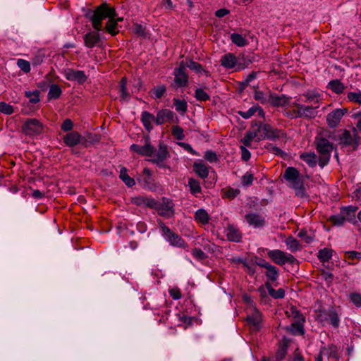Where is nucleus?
<instances>
[{
  "label": "nucleus",
  "mask_w": 361,
  "mask_h": 361,
  "mask_svg": "<svg viewBox=\"0 0 361 361\" xmlns=\"http://www.w3.org/2000/svg\"><path fill=\"white\" fill-rule=\"evenodd\" d=\"M93 27L97 30H102V20L108 18L105 29L111 35L118 33V21L120 18L115 19L116 12L113 8L108 7L104 4L97 7L94 11L88 13Z\"/></svg>",
  "instance_id": "1"
},
{
  "label": "nucleus",
  "mask_w": 361,
  "mask_h": 361,
  "mask_svg": "<svg viewBox=\"0 0 361 361\" xmlns=\"http://www.w3.org/2000/svg\"><path fill=\"white\" fill-rule=\"evenodd\" d=\"M317 151L319 153L318 164L321 168L328 164L333 150L332 144L326 138L317 137L315 138Z\"/></svg>",
  "instance_id": "2"
},
{
  "label": "nucleus",
  "mask_w": 361,
  "mask_h": 361,
  "mask_svg": "<svg viewBox=\"0 0 361 361\" xmlns=\"http://www.w3.org/2000/svg\"><path fill=\"white\" fill-rule=\"evenodd\" d=\"M243 299L247 303V307L245 309L247 313L246 321L253 330L257 331L260 329L262 314L253 305V301L250 297L245 295Z\"/></svg>",
  "instance_id": "3"
},
{
  "label": "nucleus",
  "mask_w": 361,
  "mask_h": 361,
  "mask_svg": "<svg viewBox=\"0 0 361 361\" xmlns=\"http://www.w3.org/2000/svg\"><path fill=\"white\" fill-rule=\"evenodd\" d=\"M243 59V56L237 57L233 53H227L221 56L220 63L226 69L240 71L246 67V65L241 61Z\"/></svg>",
  "instance_id": "4"
},
{
  "label": "nucleus",
  "mask_w": 361,
  "mask_h": 361,
  "mask_svg": "<svg viewBox=\"0 0 361 361\" xmlns=\"http://www.w3.org/2000/svg\"><path fill=\"white\" fill-rule=\"evenodd\" d=\"M283 178L293 187L297 194H300L303 190V183L300 178L299 171L293 167H288L284 172Z\"/></svg>",
  "instance_id": "5"
},
{
  "label": "nucleus",
  "mask_w": 361,
  "mask_h": 361,
  "mask_svg": "<svg viewBox=\"0 0 361 361\" xmlns=\"http://www.w3.org/2000/svg\"><path fill=\"white\" fill-rule=\"evenodd\" d=\"M158 223L161 228L162 235L171 245L179 247H183L185 246V243L180 235L173 233L161 221H159Z\"/></svg>",
  "instance_id": "6"
},
{
  "label": "nucleus",
  "mask_w": 361,
  "mask_h": 361,
  "mask_svg": "<svg viewBox=\"0 0 361 361\" xmlns=\"http://www.w3.org/2000/svg\"><path fill=\"white\" fill-rule=\"evenodd\" d=\"M268 256L275 264L281 266L286 263L293 264L297 262V259L293 255L281 250H269L268 252Z\"/></svg>",
  "instance_id": "7"
},
{
  "label": "nucleus",
  "mask_w": 361,
  "mask_h": 361,
  "mask_svg": "<svg viewBox=\"0 0 361 361\" xmlns=\"http://www.w3.org/2000/svg\"><path fill=\"white\" fill-rule=\"evenodd\" d=\"M44 126L42 123L35 118L27 119L23 126V133L30 136L37 135L43 133Z\"/></svg>",
  "instance_id": "8"
},
{
  "label": "nucleus",
  "mask_w": 361,
  "mask_h": 361,
  "mask_svg": "<svg viewBox=\"0 0 361 361\" xmlns=\"http://www.w3.org/2000/svg\"><path fill=\"white\" fill-rule=\"evenodd\" d=\"M64 144L69 147H74L78 145L87 147V140L79 133L71 131L63 137Z\"/></svg>",
  "instance_id": "9"
},
{
  "label": "nucleus",
  "mask_w": 361,
  "mask_h": 361,
  "mask_svg": "<svg viewBox=\"0 0 361 361\" xmlns=\"http://www.w3.org/2000/svg\"><path fill=\"white\" fill-rule=\"evenodd\" d=\"M317 319L324 324H331L334 327H338L340 322L337 313L334 310L320 311Z\"/></svg>",
  "instance_id": "10"
},
{
  "label": "nucleus",
  "mask_w": 361,
  "mask_h": 361,
  "mask_svg": "<svg viewBox=\"0 0 361 361\" xmlns=\"http://www.w3.org/2000/svg\"><path fill=\"white\" fill-rule=\"evenodd\" d=\"M348 112L347 109H336L326 116V122L328 126L334 128L338 126L341 120L343 117V116Z\"/></svg>",
  "instance_id": "11"
},
{
  "label": "nucleus",
  "mask_w": 361,
  "mask_h": 361,
  "mask_svg": "<svg viewBox=\"0 0 361 361\" xmlns=\"http://www.w3.org/2000/svg\"><path fill=\"white\" fill-rule=\"evenodd\" d=\"M63 74L66 80L76 82L79 84L84 83L87 80V76L82 71L66 68L63 71Z\"/></svg>",
  "instance_id": "12"
},
{
  "label": "nucleus",
  "mask_w": 361,
  "mask_h": 361,
  "mask_svg": "<svg viewBox=\"0 0 361 361\" xmlns=\"http://www.w3.org/2000/svg\"><path fill=\"white\" fill-rule=\"evenodd\" d=\"M174 82L178 87H185L188 85V78L185 73V65L181 62L178 68L174 70Z\"/></svg>",
  "instance_id": "13"
},
{
  "label": "nucleus",
  "mask_w": 361,
  "mask_h": 361,
  "mask_svg": "<svg viewBox=\"0 0 361 361\" xmlns=\"http://www.w3.org/2000/svg\"><path fill=\"white\" fill-rule=\"evenodd\" d=\"M130 150L137 153L142 156L152 157L154 154L155 148L150 144L148 139L146 140L145 143L142 146L137 144H133L130 146Z\"/></svg>",
  "instance_id": "14"
},
{
  "label": "nucleus",
  "mask_w": 361,
  "mask_h": 361,
  "mask_svg": "<svg viewBox=\"0 0 361 361\" xmlns=\"http://www.w3.org/2000/svg\"><path fill=\"white\" fill-rule=\"evenodd\" d=\"M173 203L171 200L163 198L161 202H158L157 207L155 210L158 214L164 217H169L173 214Z\"/></svg>",
  "instance_id": "15"
},
{
  "label": "nucleus",
  "mask_w": 361,
  "mask_h": 361,
  "mask_svg": "<svg viewBox=\"0 0 361 361\" xmlns=\"http://www.w3.org/2000/svg\"><path fill=\"white\" fill-rule=\"evenodd\" d=\"M247 223L255 228L263 227L265 225V219L257 213H249L245 216Z\"/></svg>",
  "instance_id": "16"
},
{
  "label": "nucleus",
  "mask_w": 361,
  "mask_h": 361,
  "mask_svg": "<svg viewBox=\"0 0 361 361\" xmlns=\"http://www.w3.org/2000/svg\"><path fill=\"white\" fill-rule=\"evenodd\" d=\"M263 129L264 131H266V139L276 140L286 137V133L283 130L275 128L269 124L264 127Z\"/></svg>",
  "instance_id": "17"
},
{
  "label": "nucleus",
  "mask_w": 361,
  "mask_h": 361,
  "mask_svg": "<svg viewBox=\"0 0 361 361\" xmlns=\"http://www.w3.org/2000/svg\"><path fill=\"white\" fill-rule=\"evenodd\" d=\"M290 98L284 94L278 95L276 94L269 93V104L274 106H286L290 102Z\"/></svg>",
  "instance_id": "18"
},
{
  "label": "nucleus",
  "mask_w": 361,
  "mask_h": 361,
  "mask_svg": "<svg viewBox=\"0 0 361 361\" xmlns=\"http://www.w3.org/2000/svg\"><path fill=\"white\" fill-rule=\"evenodd\" d=\"M224 233L229 241L238 243L241 240L242 234L238 228L233 225H228L225 229Z\"/></svg>",
  "instance_id": "19"
},
{
  "label": "nucleus",
  "mask_w": 361,
  "mask_h": 361,
  "mask_svg": "<svg viewBox=\"0 0 361 361\" xmlns=\"http://www.w3.org/2000/svg\"><path fill=\"white\" fill-rule=\"evenodd\" d=\"M168 156V150L165 145H160L157 153L154 152L153 157L149 160L152 163L161 166V163L166 159Z\"/></svg>",
  "instance_id": "20"
},
{
  "label": "nucleus",
  "mask_w": 361,
  "mask_h": 361,
  "mask_svg": "<svg viewBox=\"0 0 361 361\" xmlns=\"http://www.w3.org/2000/svg\"><path fill=\"white\" fill-rule=\"evenodd\" d=\"M174 116L175 114L172 111L168 109H161L157 112L156 116V124L161 125L166 121H172Z\"/></svg>",
  "instance_id": "21"
},
{
  "label": "nucleus",
  "mask_w": 361,
  "mask_h": 361,
  "mask_svg": "<svg viewBox=\"0 0 361 361\" xmlns=\"http://www.w3.org/2000/svg\"><path fill=\"white\" fill-rule=\"evenodd\" d=\"M85 44L88 48H92L100 41V36L97 31H91L84 36Z\"/></svg>",
  "instance_id": "22"
},
{
  "label": "nucleus",
  "mask_w": 361,
  "mask_h": 361,
  "mask_svg": "<svg viewBox=\"0 0 361 361\" xmlns=\"http://www.w3.org/2000/svg\"><path fill=\"white\" fill-rule=\"evenodd\" d=\"M141 121L145 128L150 132L153 128L152 123H156V117L151 113L145 111L141 114Z\"/></svg>",
  "instance_id": "23"
},
{
  "label": "nucleus",
  "mask_w": 361,
  "mask_h": 361,
  "mask_svg": "<svg viewBox=\"0 0 361 361\" xmlns=\"http://www.w3.org/2000/svg\"><path fill=\"white\" fill-rule=\"evenodd\" d=\"M287 347L288 341L284 339L283 343L276 352L275 357L272 358L264 357L262 361H282L286 355Z\"/></svg>",
  "instance_id": "24"
},
{
  "label": "nucleus",
  "mask_w": 361,
  "mask_h": 361,
  "mask_svg": "<svg viewBox=\"0 0 361 361\" xmlns=\"http://www.w3.org/2000/svg\"><path fill=\"white\" fill-rule=\"evenodd\" d=\"M357 209H358V207L356 206H348V207L342 208L341 211L342 214H343L345 221H348L353 224H355L356 223L355 213Z\"/></svg>",
  "instance_id": "25"
},
{
  "label": "nucleus",
  "mask_w": 361,
  "mask_h": 361,
  "mask_svg": "<svg viewBox=\"0 0 361 361\" xmlns=\"http://www.w3.org/2000/svg\"><path fill=\"white\" fill-rule=\"evenodd\" d=\"M255 131L250 129L246 132L245 136L240 140V142L246 147H251L252 142H258L259 137H257Z\"/></svg>",
  "instance_id": "26"
},
{
  "label": "nucleus",
  "mask_w": 361,
  "mask_h": 361,
  "mask_svg": "<svg viewBox=\"0 0 361 361\" xmlns=\"http://www.w3.org/2000/svg\"><path fill=\"white\" fill-rule=\"evenodd\" d=\"M193 169L198 176L203 179L207 178L209 175V167L202 162H195L193 164Z\"/></svg>",
  "instance_id": "27"
},
{
  "label": "nucleus",
  "mask_w": 361,
  "mask_h": 361,
  "mask_svg": "<svg viewBox=\"0 0 361 361\" xmlns=\"http://www.w3.org/2000/svg\"><path fill=\"white\" fill-rule=\"evenodd\" d=\"M305 102L318 104L322 99V95L316 90H307L303 94Z\"/></svg>",
  "instance_id": "28"
},
{
  "label": "nucleus",
  "mask_w": 361,
  "mask_h": 361,
  "mask_svg": "<svg viewBox=\"0 0 361 361\" xmlns=\"http://www.w3.org/2000/svg\"><path fill=\"white\" fill-rule=\"evenodd\" d=\"M284 243L288 250H289L291 252H296L301 250V245L299 241L293 236H288L284 240Z\"/></svg>",
  "instance_id": "29"
},
{
  "label": "nucleus",
  "mask_w": 361,
  "mask_h": 361,
  "mask_svg": "<svg viewBox=\"0 0 361 361\" xmlns=\"http://www.w3.org/2000/svg\"><path fill=\"white\" fill-rule=\"evenodd\" d=\"M328 88L330 89L332 92L337 94H340L343 92L345 90V85L342 83L339 80H332L329 82Z\"/></svg>",
  "instance_id": "30"
},
{
  "label": "nucleus",
  "mask_w": 361,
  "mask_h": 361,
  "mask_svg": "<svg viewBox=\"0 0 361 361\" xmlns=\"http://www.w3.org/2000/svg\"><path fill=\"white\" fill-rule=\"evenodd\" d=\"M195 219L197 222L206 225L209 223L210 216L204 209H199L195 212Z\"/></svg>",
  "instance_id": "31"
},
{
  "label": "nucleus",
  "mask_w": 361,
  "mask_h": 361,
  "mask_svg": "<svg viewBox=\"0 0 361 361\" xmlns=\"http://www.w3.org/2000/svg\"><path fill=\"white\" fill-rule=\"evenodd\" d=\"M264 274L267 279V282L269 283L270 282H275L279 276V269L274 265L268 267Z\"/></svg>",
  "instance_id": "32"
},
{
  "label": "nucleus",
  "mask_w": 361,
  "mask_h": 361,
  "mask_svg": "<svg viewBox=\"0 0 361 361\" xmlns=\"http://www.w3.org/2000/svg\"><path fill=\"white\" fill-rule=\"evenodd\" d=\"M127 80L126 78H123L120 81L119 84V93L121 101L127 102L130 99V93L127 90Z\"/></svg>",
  "instance_id": "33"
},
{
  "label": "nucleus",
  "mask_w": 361,
  "mask_h": 361,
  "mask_svg": "<svg viewBox=\"0 0 361 361\" xmlns=\"http://www.w3.org/2000/svg\"><path fill=\"white\" fill-rule=\"evenodd\" d=\"M188 185L190 188V192L192 195L195 197H198V195L202 192V188L200 182L195 178H189Z\"/></svg>",
  "instance_id": "34"
},
{
  "label": "nucleus",
  "mask_w": 361,
  "mask_h": 361,
  "mask_svg": "<svg viewBox=\"0 0 361 361\" xmlns=\"http://www.w3.org/2000/svg\"><path fill=\"white\" fill-rule=\"evenodd\" d=\"M286 329L293 335H303L305 334L304 324L295 322L286 326Z\"/></svg>",
  "instance_id": "35"
},
{
  "label": "nucleus",
  "mask_w": 361,
  "mask_h": 361,
  "mask_svg": "<svg viewBox=\"0 0 361 361\" xmlns=\"http://www.w3.org/2000/svg\"><path fill=\"white\" fill-rule=\"evenodd\" d=\"M340 143L344 146H353L355 149V142L350 133L345 130L340 137Z\"/></svg>",
  "instance_id": "36"
},
{
  "label": "nucleus",
  "mask_w": 361,
  "mask_h": 361,
  "mask_svg": "<svg viewBox=\"0 0 361 361\" xmlns=\"http://www.w3.org/2000/svg\"><path fill=\"white\" fill-rule=\"evenodd\" d=\"M266 288L268 290V292L271 296H272L275 299L283 298L285 296V291L282 288H279L278 290L274 289L271 284L269 282H266L265 283Z\"/></svg>",
  "instance_id": "37"
},
{
  "label": "nucleus",
  "mask_w": 361,
  "mask_h": 361,
  "mask_svg": "<svg viewBox=\"0 0 361 361\" xmlns=\"http://www.w3.org/2000/svg\"><path fill=\"white\" fill-rule=\"evenodd\" d=\"M300 158L310 167H314L317 163V157L314 153H305Z\"/></svg>",
  "instance_id": "38"
},
{
  "label": "nucleus",
  "mask_w": 361,
  "mask_h": 361,
  "mask_svg": "<svg viewBox=\"0 0 361 361\" xmlns=\"http://www.w3.org/2000/svg\"><path fill=\"white\" fill-rule=\"evenodd\" d=\"M319 108V105L313 106H305L302 105V111L304 117L307 118H314L317 115V109Z\"/></svg>",
  "instance_id": "39"
},
{
  "label": "nucleus",
  "mask_w": 361,
  "mask_h": 361,
  "mask_svg": "<svg viewBox=\"0 0 361 361\" xmlns=\"http://www.w3.org/2000/svg\"><path fill=\"white\" fill-rule=\"evenodd\" d=\"M173 105L175 106L176 110L182 115H183L188 110V104L185 100L184 99L174 98Z\"/></svg>",
  "instance_id": "40"
},
{
  "label": "nucleus",
  "mask_w": 361,
  "mask_h": 361,
  "mask_svg": "<svg viewBox=\"0 0 361 361\" xmlns=\"http://www.w3.org/2000/svg\"><path fill=\"white\" fill-rule=\"evenodd\" d=\"M267 123H255V126H252V130L255 131V133L259 137V142L266 139V131H264V127L267 126Z\"/></svg>",
  "instance_id": "41"
},
{
  "label": "nucleus",
  "mask_w": 361,
  "mask_h": 361,
  "mask_svg": "<svg viewBox=\"0 0 361 361\" xmlns=\"http://www.w3.org/2000/svg\"><path fill=\"white\" fill-rule=\"evenodd\" d=\"M119 177L128 187H132L135 184V180L128 175L125 167L121 169Z\"/></svg>",
  "instance_id": "42"
},
{
  "label": "nucleus",
  "mask_w": 361,
  "mask_h": 361,
  "mask_svg": "<svg viewBox=\"0 0 361 361\" xmlns=\"http://www.w3.org/2000/svg\"><path fill=\"white\" fill-rule=\"evenodd\" d=\"M290 317H292L295 319V322L304 324L305 317L295 307H291L290 312H287Z\"/></svg>",
  "instance_id": "43"
},
{
  "label": "nucleus",
  "mask_w": 361,
  "mask_h": 361,
  "mask_svg": "<svg viewBox=\"0 0 361 361\" xmlns=\"http://www.w3.org/2000/svg\"><path fill=\"white\" fill-rule=\"evenodd\" d=\"M231 39L232 42L238 47H245L247 44V40L241 35L238 33L231 34Z\"/></svg>",
  "instance_id": "44"
},
{
  "label": "nucleus",
  "mask_w": 361,
  "mask_h": 361,
  "mask_svg": "<svg viewBox=\"0 0 361 361\" xmlns=\"http://www.w3.org/2000/svg\"><path fill=\"white\" fill-rule=\"evenodd\" d=\"M347 99L348 102L361 104V90H356L353 92L347 93Z\"/></svg>",
  "instance_id": "45"
},
{
  "label": "nucleus",
  "mask_w": 361,
  "mask_h": 361,
  "mask_svg": "<svg viewBox=\"0 0 361 361\" xmlns=\"http://www.w3.org/2000/svg\"><path fill=\"white\" fill-rule=\"evenodd\" d=\"M332 250L328 248H324L319 251L318 258L322 262H329L332 257Z\"/></svg>",
  "instance_id": "46"
},
{
  "label": "nucleus",
  "mask_w": 361,
  "mask_h": 361,
  "mask_svg": "<svg viewBox=\"0 0 361 361\" xmlns=\"http://www.w3.org/2000/svg\"><path fill=\"white\" fill-rule=\"evenodd\" d=\"M61 94V90L57 85H51L48 92L49 99H55L59 98Z\"/></svg>",
  "instance_id": "47"
},
{
  "label": "nucleus",
  "mask_w": 361,
  "mask_h": 361,
  "mask_svg": "<svg viewBox=\"0 0 361 361\" xmlns=\"http://www.w3.org/2000/svg\"><path fill=\"white\" fill-rule=\"evenodd\" d=\"M298 236L302 239L306 243H312L314 238V235L313 233L305 230L300 231Z\"/></svg>",
  "instance_id": "48"
},
{
  "label": "nucleus",
  "mask_w": 361,
  "mask_h": 361,
  "mask_svg": "<svg viewBox=\"0 0 361 361\" xmlns=\"http://www.w3.org/2000/svg\"><path fill=\"white\" fill-rule=\"evenodd\" d=\"M25 95L29 99V102L32 104H37L39 102V91H26Z\"/></svg>",
  "instance_id": "49"
},
{
  "label": "nucleus",
  "mask_w": 361,
  "mask_h": 361,
  "mask_svg": "<svg viewBox=\"0 0 361 361\" xmlns=\"http://www.w3.org/2000/svg\"><path fill=\"white\" fill-rule=\"evenodd\" d=\"M195 97L197 101L204 102L210 99L209 95L202 88H197L195 92Z\"/></svg>",
  "instance_id": "50"
},
{
  "label": "nucleus",
  "mask_w": 361,
  "mask_h": 361,
  "mask_svg": "<svg viewBox=\"0 0 361 361\" xmlns=\"http://www.w3.org/2000/svg\"><path fill=\"white\" fill-rule=\"evenodd\" d=\"M254 98L262 104L269 103V94L267 96L263 92L259 90L255 91Z\"/></svg>",
  "instance_id": "51"
},
{
  "label": "nucleus",
  "mask_w": 361,
  "mask_h": 361,
  "mask_svg": "<svg viewBox=\"0 0 361 361\" xmlns=\"http://www.w3.org/2000/svg\"><path fill=\"white\" fill-rule=\"evenodd\" d=\"M330 221L335 226H342L345 221V217L341 212L338 214L331 216Z\"/></svg>",
  "instance_id": "52"
},
{
  "label": "nucleus",
  "mask_w": 361,
  "mask_h": 361,
  "mask_svg": "<svg viewBox=\"0 0 361 361\" xmlns=\"http://www.w3.org/2000/svg\"><path fill=\"white\" fill-rule=\"evenodd\" d=\"M257 111V105H254L250 107L247 111H239L238 114L245 119H248L252 116Z\"/></svg>",
  "instance_id": "53"
},
{
  "label": "nucleus",
  "mask_w": 361,
  "mask_h": 361,
  "mask_svg": "<svg viewBox=\"0 0 361 361\" xmlns=\"http://www.w3.org/2000/svg\"><path fill=\"white\" fill-rule=\"evenodd\" d=\"M17 65L18 68L25 73L30 71V64L25 59H18L17 61Z\"/></svg>",
  "instance_id": "54"
},
{
  "label": "nucleus",
  "mask_w": 361,
  "mask_h": 361,
  "mask_svg": "<svg viewBox=\"0 0 361 361\" xmlns=\"http://www.w3.org/2000/svg\"><path fill=\"white\" fill-rule=\"evenodd\" d=\"M172 134L178 140H183L185 137L183 128L178 126L172 127Z\"/></svg>",
  "instance_id": "55"
},
{
  "label": "nucleus",
  "mask_w": 361,
  "mask_h": 361,
  "mask_svg": "<svg viewBox=\"0 0 361 361\" xmlns=\"http://www.w3.org/2000/svg\"><path fill=\"white\" fill-rule=\"evenodd\" d=\"M253 180H254L253 174L251 173L247 172L242 177L241 183L243 186L248 187L252 185Z\"/></svg>",
  "instance_id": "56"
},
{
  "label": "nucleus",
  "mask_w": 361,
  "mask_h": 361,
  "mask_svg": "<svg viewBox=\"0 0 361 361\" xmlns=\"http://www.w3.org/2000/svg\"><path fill=\"white\" fill-rule=\"evenodd\" d=\"M0 112L6 115L12 114L14 112L13 107L6 102H0Z\"/></svg>",
  "instance_id": "57"
},
{
  "label": "nucleus",
  "mask_w": 361,
  "mask_h": 361,
  "mask_svg": "<svg viewBox=\"0 0 361 361\" xmlns=\"http://www.w3.org/2000/svg\"><path fill=\"white\" fill-rule=\"evenodd\" d=\"M165 92H166L165 86L159 85V86L155 87L152 90L153 97L156 99H159L164 95Z\"/></svg>",
  "instance_id": "58"
},
{
  "label": "nucleus",
  "mask_w": 361,
  "mask_h": 361,
  "mask_svg": "<svg viewBox=\"0 0 361 361\" xmlns=\"http://www.w3.org/2000/svg\"><path fill=\"white\" fill-rule=\"evenodd\" d=\"M133 32L140 35V36H142V37H146L147 36V32H146V30H145V27L140 25V24H138V23H135L133 25Z\"/></svg>",
  "instance_id": "59"
},
{
  "label": "nucleus",
  "mask_w": 361,
  "mask_h": 361,
  "mask_svg": "<svg viewBox=\"0 0 361 361\" xmlns=\"http://www.w3.org/2000/svg\"><path fill=\"white\" fill-rule=\"evenodd\" d=\"M186 67L189 68L190 69L194 71L196 73H201L202 71H204L202 66L200 63L193 61H190L185 66V68Z\"/></svg>",
  "instance_id": "60"
},
{
  "label": "nucleus",
  "mask_w": 361,
  "mask_h": 361,
  "mask_svg": "<svg viewBox=\"0 0 361 361\" xmlns=\"http://www.w3.org/2000/svg\"><path fill=\"white\" fill-rule=\"evenodd\" d=\"M350 301L356 306L361 307V295L359 293H351L349 295Z\"/></svg>",
  "instance_id": "61"
},
{
  "label": "nucleus",
  "mask_w": 361,
  "mask_h": 361,
  "mask_svg": "<svg viewBox=\"0 0 361 361\" xmlns=\"http://www.w3.org/2000/svg\"><path fill=\"white\" fill-rule=\"evenodd\" d=\"M73 128V123L71 119H66L62 125H61V129L65 132H69L71 131Z\"/></svg>",
  "instance_id": "62"
},
{
  "label": "nucleus",
  "mask_w": 361,
  "mask_h": 361,
  "mask_svg": "<svg viewBox=\"0 0 361 361\" xmlns=\"http://www.w3.org/2000/svg\"><path fill=\"white\" fill-rule=\"evenodd\" d=\"M204 158L211 163L215 162L218 159L216 153L212 150H208L205 152Z\"/></svg>",
  "instance_id": "63"
},
{
  "label": "nucleus",
  "mask_w": 361,
  "mask_h": 361,
  "mask_svg": "<svg viewBox=\"0 0 361 361\" xmlns=\"http://www.w3.org/2000/svg\"><path fill=\"white\" fill-rule=\"evenodd\" d=\"M352 197L358 200H361V183L356 185L353 192Z\"/></svg>",
  "instance_id": "64"
}]
</instances>
